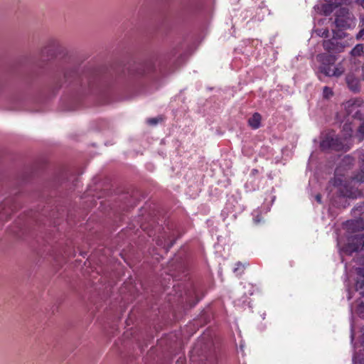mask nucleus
<instances>
[{"label": "nucleus", "mask_w": 364, "mask_h": 364, "mask_svg": "<svg viewBox=\"0 0 364 364\" xmlns=\"http://www.w3.org/2000/svg\"><path fill=\"white\" fill-rule=\"evenodd\" d=\"M358 133H360L362 135V136H364V123H362L359 126V127L358 129Z\"/></svg>", "instance_id": "31"}, {"label": "nucleus", "mask_w": 364, "mask_h": 364, "mask_svg": "<svg viewBox=\"0 0 364 364\" xmlns=\"http://www.w3.org/2000/svg\"><path fill=\"white\" fill-rule=\"evenodd\" d=\"M173 287L178 301L186 303L189 308L193 307L202 298V296H200V291L191 282L173 284Z\"/></svg>", "instance_id": "2"}, {"label": "nucleus", "mask_w": 364, "mask_h": 364, "mask_svg": "<svg viewBox=\"0 0 364 364\" xmlns=\"http://www.w3.org/2000/svg\"><path fill=\"white\" fill-rule=\"evenodd\" d=\"M344 229L349 233H355L364 230V218L357 217L355 219L347 220L343 224Z\"/></svg>", "instance_id": "8"}, {"label": "nucleus", "mask_w": 364, "mask_h": 364, "mask_svg": "<svg viewBox=\"0 0 364 364\" xmlns=\"http://www.w3.org/2000/svg\"><path fill=\"white\" fill-rule=\"evenodd\" d=\"M317 60L320 63L318 70L325 76L338 77L345 72V68L341 63H339L336 66L332 68L337 60L336 55L322 53L317 55Z\"/></svg>", "instance_id": "3"}, {"label": "nucleus", "mask_w": 364, "mask_h": 364, "mask_svg": "<svg viewBox=\"0 0 364 364\" xmlns=\"http://www.w3.org/2000/svg\"><path fill=\"white\" fill-rule=\"evenodd\" d=\"M320 147L323 151L328 149L341 151L343 145L338 137L328 134L321 141Z\"/></svg>", "instance_id": "6"}, {"label": "nucleus", "mask_w": 364, "mask_h": 364, "mask_svg": "<svg viewBox=\"0 0 364 364\" xmlns=\"http://www.w3.org/2000/svg\"><path fill=\"white\" fill-rule=\"evenodd\" d=\"M262 117L258 112H255L248 119V124L254 129H258L261 124Z\"/></svg>", "instance_id": "15"}, {"label": "nucleus", "mask_w": 364, "mask_h": 364, "mask_svg": "<svg viewBox=\"0 0 364 364\" xmlns=\"http://www.w3.org/2000/svg\"><path fill=\"white\" fill-rule=\"evenodd\" d=\"M185 55L182 53H178L174 51L171 58L164 59V61L168 60L167 63L173 64L176 68L178 67L184 60Z\"/></svg>", "instance_id": "13"}, {"label": "nucleus", "mask_w": 364, "mask_h": 364, "mask_svg": "<svg viewBox=\"0 0 364 364\" xmlns=\"http://www.w3.org/2000/svg\"><path fill=\"white\" fill-rule=\"evenodd\" d=\"M100 81V77L95 70H86L80 73L78 69L72 68L65 70L60 86L73 85L77 92L87 94L94 92Z\"/></svg>", "instance_id": "1"}, {"label": "nucleus", "mask_w": 364, "mask_h": 364, "mask_svg": "<svg viewBox=\"0 0 364 364\" xmlns=\"http://www.w3.org/2000/svg\"><path fill=\"white\" fill-rule=\"evenodd\" d=\"M317 60L320 63L318 70L325 76L338 77L345 72V68L341 63H339L336 66L332 68L337 60L336 55L322 53L317 55Z\"/></svg>", "instance_id": "4"}, {"label": "nucleus", "mask_w": 364, "mask_h": 364, "mask_svg": "<svg viewBox=\"0 0 364 364\" xmlns=\"http://www.w3.org/2000/svg\"><path fill=\"white\" fill-rule=\"evenodd\" d=\"M352 238L358 247V252L364 250V233L355 235Z\"/></svg>", "instance_id": "19"}, {"label": "nucleus", "mask_w": 364, "mask_h": 364, "mask_svg": "<svg viewBox=\"0 0 364 364\" xmlns=\"http://www.w3.org/2000/svg\"><path fill=\"white\" fill-rule=\"evenodd\" d=\"M352 214L355 218L364 216V202L358 203L352 210Z\"/></svg>", "instance_id": "20"}, {"label": "nucleus", "mask_w": 364, "mask_h": 364, "mask_svg": "<svg viewBox=\"0 0 364 364\" xmlns=\"http://www.w3.org/2000/svg\"><path fill=\"white\" fill-rule=\"evenodd\" d=\"M315 198L318 203H321V196L320 194H317Z\"/></svg>", "instance_id": "33"}, {"label": "nucleus", "mask_w": 364, "mask_h": 364, "mask_svg": "<svg viewBox=\"0 0 364 364\" xmlns=\"http://www.w3.org/2000/svg\"><path fill=\"white\" fill-rule=\"evenodd\" d=\"M159 122V118L157 117H154V118H149L146 120L147 124H149V125H154V126H156Z\"/></svg>", "instance_id": "28"}, {"label": "nucleus", "mask_w": 364, "mask_h": 364, "mask_svg": "<svg viewBox=\"0 0 364 364\" xmlns=\"http://www.w3.org/2000/svg\"><path fill=\"white\" fill-rule=\"evenodd\" d=\"M361 332H362V335H361V344H362V346L364 348V327L362 328Z\"/></svg>", "instance_id": "32"}, {"label": "nucleus", "mask_w": 364, "mask_h": 364, "mask_svg": "<svg viewBox=\"0 0 364 364\" xmlns=\"http://www.w3.org/2000/svg\"><path fill=\"white\" fill-rule=\"evenodd\" d=\"M170 272L168 274L173 278V279H181V277L179 276V272H184V266L181 262H178L177 264L175 262H171L170 264Z\"/></svg>", "instance_id": "12"}, {"label": "nucleus", "mask_w": 364, "mask_h": 364, "mask_svg": "<svg viewBox=\"0 0 364 364\" xmlns=\"http://www.w3.org/2000/svg\"><path fill=\"white\" fill-rule=\"evenodd\" d=\"M254 223L256 225L259 224L263 221V218L260 214H257L253 219Z\"/></svg>", "instance_id": "29"}, {"label": "nucleus", "mask_w": 364, "mask_h": 364, "mask_svg": "<svg viewBox=\"0 0 364 364\" xmlns=\"http://www.w3.org/2000/svg\"><path fill=\"white\" fill-rule=\"evenodd\" d=\"M345 159H347V160H349V161H350H350H353V159L351 156H350L349 155L346 156L345 157Z\"/></svg>", "instance_id": "38"}, {"label": "nucleus", "mask_w": 364, "mask_h": 364, "mask_svg": "<svg viewBox=\"0 0 364 364\" xmlns=\"http://www.w3.org/2000/svg\"><path fill=\"white\" fill-rule=\"evenodd\" d=\"M360 26L364 27V16L360 18Z\"/></svg>", "instance_id": "37"}, {"label": "nucleus", "mask_w": 364, "mask_h": 364, "mask_svg": "<svg viewBox=\"0 0 364 364\" xmlns=\"http://www.w3.org/2000/svg\"><path fill=\"white\" fill-rule=\"evenodd\" d=\"M236 265H237V267H235V268L234 272H237V271L240 268V267H243V266H242V263H241V262H237V263L236 264Z\"/></svg>", "instance_id": "34"}, {"label": "nucleus", "mask_w": 364, "mask_h": 364, "mask_svg": "<svg viewBox=\"0 0 364 364\" xmlns=\"http://www.w3.org/2000/svg\"><path fill=\"white\" fill-rule=\"evenodd\" d=\"M364 38V27L360 30V31L356 35V39L360 40Z\"/></svg>", "instance_id": "30"}, {"label": "nucleus", "mask_w": 364, "mask_h": 364, "mask_svg": "<svg viewBox=\"0 0 364 364\" xmlns=\"http://www.w3.org/2000/svg\"><path fill=\"white\" fill-rule=\"evenodd\" d=\"M350 183L354 186L364 183V171L361 170L350 177Z\"/></svg>", "instance_id": "18"}, {"label": "nucleus", "mask_w": 364, "mask_h": 364, "mask_svg": "<svg viewBox=\"0 0 364 364\" xmlns=\"http://www.w3.org/2000/svg\"><path fill=\"white\" fill-rule=\"evenodd\" d=\"M341 193L343 196L350 198H357L362 196V191L358 188H350L346 187V191H341Z\"/></svg>", "instance_id": "14"}, {"label": "nucleus", "mask_w": 364, "mask_h": 364, "mask_svg": "<svg viewBox=\"0 0 364 364\" xmlns=\"http://www.w3.org/2000/svg\"><path fill=\"white\" fill-rule=\"evenodd\" d=\"M315 32L316 33V34L321 37H323V38H327L328 36V28H324V29H316L315 31Z\"/></svg>", "instance_id": "25"}, {"label": "nucleus", "mask_w": 364, "mask_h": 364, "mask_svg": "<svg viewBox=\"0 0 364 364\" xmlns=\"http://www.w3.org/2000/svg\"><path fill=\"white\" fill-rule=\"evenodd\" d=\"M346 81L348 88L353 92H358L360 91V80L355 77L353 73H348L346 77Z\"/></svg>", "instance_id": "11"}, {"label": "nucleus", "mask_w": 364, "mask_h": 364, "mask_svg": "<svg viewBox=\"0 0 364 364\" xmlns=\"http://www.w3.org/2000/svg\"><path fill=\"white\" fill-rule=\"evenodd\" d=\"M323 48L329 53H339L344 50L346 44L338 42L335 37L331 39L323 41Z\"/></svg>", "instance_id": "7"}, {"label": "nucleus", "mask_w": 364, "mask_h": 364, "mask_svg": "<svg viewBox=\"0 0 364 364\" xmlns=\"http://www.w3.org/2000/svg\"><path fill=\"white\" fill-rule=\"evenodd\" d=\"M363 163H364V159L363 160Z\"/></svg>", "instance_id": "39"}, {"label": "nucleus", "mask_w": 364, "mask_h": 364, "mask_svg": "<svg viewBox=\"0 0 364 364\" xmlns=\"http://www.w3.org/2000/svg\"><path fill=\"white\" fill-rule=\"evenodd\" d=\"M166 235L164 233V235H163V237L164 238V240H166ZM167 239H168V242H167V245L164 246V248L166 249V251H168L174 244L175 241H176V238H175V232H172L171 234H169L168 235H167Z\"/></svg>", "instance_id": "21"}, {"label": "nucleus", "mask_w": 364, "mask_h": 364, "mask_svg": "<svg viewBox=\"0 0 364 364\" xmlns=\"http://www.w3.org/2000/svg\"><path fill=\"white\" fill-rule=\"evenodd\" d=\"M358 278L355 281V291H360L362 297H364V267H358L356 269Z\"/></svg>", "instance_id": "10"}, {"label": "nucleus", "mask_w": 364, "mask_h": 364, "mask_svg": "<svg viewBox=\"0 0 364 364\" xmlns=\"http://www.w3.org/2000/svg\"><path fill=\"white\" fill-rule=\"evenodd\" d=\"M364 46L363 44H357L350 52L352 56H360L363 52Z\"/></svg>", "instance_id": "22"}, {"label": "nucleus", "mask_w": 364, "mask_h": 364, "mask_svg": "<svg viewBox=\"0 0 364 364\" xmlns=\"http://www.w3.org/2000/svg\"><path fill=\"white\" fill-rule=\"evenodd\" d=\"M357 312L358 316L364 319V302H361L358 308H357Z\"/></svg>", "instance_id": "26"}, {"label": "nucleus", "mask_w": 364, "mask_h": 364, "mask_svg": "<svg viewBox=\"0 0 364 364\" xmlns=\"http://www.w3.org/2000/svg\"><path fill=\"white\" fill-rule=\"evenodd\" d=\"M329 183L334 187H341L343 184V180L340 178H333Z\"/></svg>", "instance_id": "24"}, {"label": "nucleus", "mask_w": 364, "mask_h": 364, "mask_svg": "<svg viewBox=\"0 0 364 364\" xmlns=\"http://www.w3.org/2000/svg\"><path fill=\"white\" fill-rule=\"evenodd\" d=\"M353 298V294L350 290L348 289V300H350Z\"/></svg>", "instance_id": "36"}, {"label": "nucleus", "mask_w": 364, "mask_h": 364, "mask_svg": "<svg viewBox=\"0 0 364 364\" xmlns=\"http://www.w3.org/2000/svg\"><path fill=\"white\" fill-rule=\"evenodd\" d=\"M333 95V92L332 91V90L326 86L323 87V97L326 99H328L330 98L331 97H332Z\"/></svg>", "instance_id": "23"}, {"label": "nucleus", "mask_w": 364, "mask_h": 364, "mask_svg": "<svg viewBox=\"0 0 364 364\" xmlns=\"http://www.w3.org/2000/svg\"><path fill=\"white\" fill-rule=\"evenodd\" d=\"M353 364H364V358H360L355 355L353 357Z\"/></svg>", "instance_id": "27"}, {"label": "nucleus", "mask_w": 364, "mask_h": 364, "mask_svg": "<svg viewBox=\"0 0 364 364\" xmlns=\"http://www.w3.org/2000/svg\"><path fill=\"white\" fill-rule=\"evenodd\" d=\"M153 70V65L151 62L146 63L144 65H140L139 68H137V70L136 74L133 73V75H146L147 73H149Z\"/></svg>", "instance_id": "17"}, {"label": "nucleus", "mask_w": 364, "mask_h": 364, "mask_svg": "<svg viewBox=\"0 0 364 364\" xmlns=\"http://www.w3.org/2000/svg\"><path fill=\"white\" fill-rule=\"evenodd\" d=\"M348 0H324L321 9L324 15H330L337 7L346 3Z\"/></svg>", "instance_id": "9"}, {"label": "nucleus", "mask_w": 364, "mask_h": 364, "mask_svg": "<svg viewBox=\"0 0 364 364\" xmlns=\"http://www.w3.org/2000/svg\"><path fill=\"white\" fill-rule=\"evenodd\" d=\"M354 15L346 7H341L336 12L335 24L339 29H348L354 24Z\"/></svg>", "instance_id": "5"}, {"label": "nucleus", "mask_w": 364, "mask_h": 364, "mask_svg": "<svg viewBox=\"0 0 364 364\" xmlns=\"http://www.w3.org/2000/svg\"><path fill=\"white\" fill-rule=\"evenodd\" d=\"M356 2L364 9V0H356Z\"/></svg>", "instance_id": "35"}, {"label": "nucleus", "mask_w": 364, "mask_h": 364, "mask_svg": "<svg viewBox=\"0 0 364 364\" xmlns=\"http://www.w3.org/2000/svg\"><path fill=\"white\" fill-rule=\"evenodd\" d=\"M343 252L348 255H351L353 252H358V247L355 245L352 237L348 240L346 244L342 249Z\"/></svg>", "instance_id": "16"}]
</instances>
